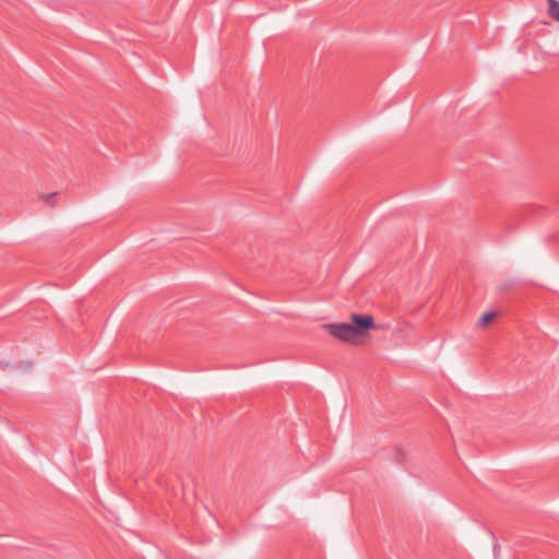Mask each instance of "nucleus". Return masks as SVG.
I'll return each instance as SVG.
<instances>
[{"mask_svg":"<svg viewBox=\"0 0 559 559\" xmlns=\"http://www.w3.org/2000/svg\"><path fill=\"white\" fill-rule=\"evenodd\" d=\"M548 2V14L550 17L559 22V1L558 0H547Z\"/></svg>","mask_w":559,"mask_h":559,"instance_id":"f03ea898","label":"nucleus"},{"mask_svg":"<svg viewBox=\"0 0 559 559\" xmlns=\"http://www.w3.org/2000/svg\"><path fill=\"white\" fill-rule=\"evenodd\" d=\"M495 317H496L495 312H486V313H484L481 316L479 324L481 326H486L487 324H489L493 320Z\"/></svg>","mask_w":559,"mask_h":559,"instance_id":"7ed1b4c3","label":"nucleus"},{"mask_svg":"<svg viewBox=\"0 0 559 559\" xmlns=\"http://www.w3.org/2000/svg\"><path fill=\"white\" fill-rule=\"evenodd\" d=\"M373 328L374 320L371 316L358 313L350 316V323H330L325 325L332 336L352 343H356L358 337L364 336Z\"/></svg>","mask_w":559,"mask_h":559,"instance_id":"f257e3e1","label":"nucleus"},{"mask_svg":"<svg viewBox=\"0 0 559 559\" xmlns=\"http://www.w3.org/2000/svg\"><path fill=\"white\" fill-rule=\"evenodd\" d=\"M56 197H57L56 192L43 195L45 202L47 204H49L50 206H55V199H56Z\"/></svg>","mask_w":559,"mask_h":559,"instance_id":"20e7f679","label":"nucleus"},{"mask_svg":"<svg viewBox=\"0 0 559 559\" xmlns=\"http://www.w3.org/2000/svg\"><path fill=\"white\" fill-rule=\"evenodd\" d=\"M511 285H512L511 283H507L506 285H503V286L501 287V289H508V288H510V287H511Z\"/></svg>","mask_w":559,"mask_h":559,"instance_id":"39448f33","label":"nucleus"}]
</instances>
